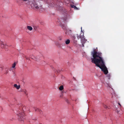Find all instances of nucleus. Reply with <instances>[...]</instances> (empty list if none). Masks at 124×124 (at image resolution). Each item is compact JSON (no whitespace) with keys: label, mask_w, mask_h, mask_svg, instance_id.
Listing matches in <instances>:
<instances>
[{"label":"nucleus","mask_w":124,"mask_h":124,"mask_svg":"<svg viewBox=\"0 0 124 124\" xmlns=\"http://www.w3.org/2000/svg\"><path fill=\"white\" fill-rule=\"evenodd\" d=\"M92 57L91 58L92 62L95 64L100 68L105 74L108 73V71L105 66L104 60L101 56V53L94 51L91 53Z\"/></svg>","instance_id":"1"},{"label":"nucleus","mask_w":124,"mask_h":124,"mask_svg":"<svg viewBox=\"0 0 124 124\" xmlns=\"http://www.w3.org/2000/svg\"><path fill=\"white\" fill-rule=\"evenodd\" d=\"M18 116V119L19 121H23L25 119V115L23 111L20 109H19L16 113Z\"/></svg>","instance_id":"2"},{"label":"nucleus","mask_w":124,"mask_h":124,"mask_svg":"<svg viewBox=\"0 0 124 124\" xmlns=\"http://www.w3.org/2000/svg\"><path fill=\"white\" fill-rule=\"evenodd\" d=\"M30 4L31 8L39 9L41 11H43L44 9L42 8V6L38 5L37 3L34 1L30 2Z\"/></svg>","instance_id":"3"},{"label":"nucleus","mask_w":124,"mask_h":124,"mask_svg":"<svg viewBox=\"0 0 124 124\" xmlns=\"http://www.w3.org/2000/svg\"><path fill=\"white\" fill-rule=\"evenodd\" d=\"M81 34L79 36H78L77 37L78 39H81V42L83 46H84L83 44L85 43L86 41L84 35V33L82 32V27H81Z\"/></svg>","instance_id":"4"},{"label":"nucleus","mask_w":124,"mask_h":124,"mask_svg":"<svg viewBox=\"0 0 124 124\" xmlns=\"http://www.w3.org/2000/svg\"><path fill=\"white\" fill-rule=\"evenodd\" d=\"M0 44L2 48H8V46L4 42V40H0Z\"/></svg>","instance_id":"5"},{"label":"nucleus","mask_w":124,"mask_h":124,"mask_svg":"<svg viewBox=\"0 0 124 124\" xmlns=\"http://www.w3.org/2000/svg\"><path fill=\"white\" fill-rule=\"evenodd\" d=\"M13 85L14 87L17 90L19 89L20 88V86L19 85H18L17 84H14Z\"/></svg>","instance_id":"6"},{"label":"nucleus","mask_w":124,"mask_h":124,"mask_svg":"<svg viewBox=\"0 0 124 124\" xmlns=\"http://www.w3.org/2000/svg\"><path fill=\"white\" fill-rule=\"evenodd\" d=\"M27 28L28 30L30 31H31L33 30V28L32 27L29 26H27Z\"/></svg>","instance_id":"7"},{"label":"nucleus","mask_w":124,"mask_h":124,"mask_svg":"<svg viewBox=\"0 0 124 124\" xmlns=\"http://www.w3.org/2000/svg\"><path fill=\"white\" fill-rule=\"evenodd\" d=\"M70 42V40L69 39H67L65 41V43L67 45L69 44Z\"/></svg>","instance_id":"8"},{"label":"nucleus","mask_w":124,"mask_h":124,"mask_svg":"<svg viewBox=\"0 0 124 124\" xmlns=\"http://www.w3.org/2000/svg\"><path fill=\"white\" fill-rule=\"evenodd\" d=\"M64 88L63 85L60 86L59 88V89L61 91L63 90Z\"/></svg>","instance_id":"9"},{"label":"nucleus","mask_w":124,"mask_h":124,"mask_svg":"<svg viewBox=\"0 0 124 124\" xmlns=\"http://www.w3.org/2000/svg\"><path fill=\"white\" fill-rule=\"evenodd\" d=\"M16 65V63L15 62H14L12 64V68H14L15 67Z\"/></svg>","instance_id":"10"},{"label":"nucleus","mask_w":124,"mask_h":124,"mask_svg":"<svg viewBox=\"0 0 124 124\" xmlns=\"http://www.w3.org/2000/svg\"><path fill=\"white\" fill-rule=\"evenodd\" d=\"M23 92L24 93V94H25L26 95H27L28 94V92L26 90H25L23 91Z\"/></svg>","instance_id":"11"},{"label":"nucleus","mask_w":124,"mask_h":124,"mask_svg":"<svg viewBox=\"0 0 124 124\" xmlns=\"http://www.w3.org/2000/svg\"><path fill=\"white\" fill-rule=\"evenodd\" d=\"M71 7L72 8H74L75 9H77V8L74 5H71Z\"/></svg>","instance_id":"12"},{"label":"nucleus","mask_w":124,"mask_h":124,"mask_svg":"<svg viewBox=\"0 0 124 124\" xmlns=\"http://www.w3.org/2000/svg\"><path fill=\"white\" fill-rule=\"evenodd\" d=\"M22 0L23 1L26 2V3H28L29 1V0Z\"/></svg>","instance_id":"13"},{"label":"nucleus","mask_w":124,"mask_h":124,"mask_svg":"<svg viewBox=\"0 0 124 124\" xmlns=\"http://www.w3.org/2000/svg\"><path fill=\"white\" fill-rule=\"evenodd\" d=\"M103 107L105 108H108V107L105 104H104L103 105Z\"/></svg>","instance_id":"14"},{"label":"nucleus","mask_w":124,"mask_h":124,"mask_svg":"<svg viewBox=\"0 0 124 124\" xmlns=\"http://www.w3.org/2000/svg\"><path fill=\"white\" fill-rule=\"evenodd\" d=\"M35 111H37L40 112V110L39 108H37L36 110H35Z\"/></svg>","instance_id":"15"},{"label":"nucleus","mask_w":124,"mask_h":124,"mask_svg":"<svg viewBox=\"0 0 124 124\" xmlns=\"http://www.w3.org/2000/svg\"><path fill=\"white\" fill-rule=\"evenodd\" d=\"M8 70H6V72H5V73L6 74H7L8 73Z\"/></svg>","instance_id":"16"},{"label":"nucleus","mask_w":124,"mask_h":124,"mask_svg":"<svg viewBox=\"0 0 124 124\" xmlns=\"http://www.w3.org/2000/svg\"><path fill=\"white\" fill-rule=\"evenodd\" d=\"M59 39V40H62V38H60V39Z\"/></svg>","instance_id":"17"},{"label":"nucleus","mask_w":124,"mask_h":124,"mask_svg":"<svg viewBox=\"0 0 124 124\" xmlns=\"http://www.w3.org/2000/svg\"><path fill=\"white\" fill-rule=\"evenodd\" d=\"M116 111V112H117L118 113V110H116V111Z\"/></svg>","instance_id":"18"},{"label":"nucleus","mask_w":124,"mask_h":124,"mask_svg":"<svg viewBox=\"0 0 124 124\" xmlns=\"http://www.w3.org/2000/svg\"><path fill=\"white\" fill-rule=\"evenodd\" d=\"M119 104L120 106H121V105L119 104Z\"/></svg>","instance_id":"19"},{"label":"nucleus","mask_w":124,"mask_h":124,"mask_svg":"<svg viewBox=\"0 0 124 124\" xmlns=\"http://www.w3.org/2000/svg\"><path fill=\"white\" fill-rule=\"evenodd\" d=\"M69 31H71V30H69Z\"/></svg>","instance_id":"20"},{"label":"nucleus","mask_w":124,"mask_h":124,"mask_svg":"<svg viewBox=\"0 0 124 124\" xmlns=\"http://www.w3.org/2000/svg\"><path fill=\"white\" fill-rule=\"evenodd\" d=\"M56 44V45H57V44Z\"/></svg>","instance_id":"21"}]
</instances>
